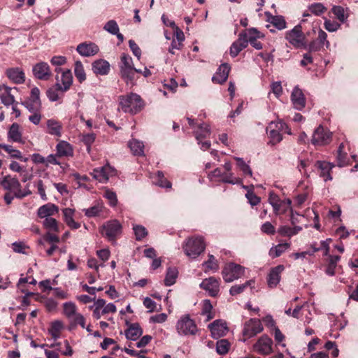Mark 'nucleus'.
<instances>
[{"mask_svg": "<svg viewBox=\"0 0 358 358\" xmlns=\"http://www.w3.org/2000/svg\"><path fill=\"white\" fill-rule=\"evenodd\" d=\"M264 328L260 320L252 318L246 321L243 326V336L245 337L244 341L246 339L255 336L263 331Z\"/></svg>", "mask_w": 358, "mask_h": 358, "instance_id": "obj_8", "label": "nucleus"}, {"mask_svg": "<svg viewBox=\"0 0 358 358\" xmlns=\"http://www.w3.org/2000/svg\"><path fill=\"white\" fill-rule=\"evenodd\" d=\"M64 220L66 224L73 229H77L80 228V224L76 222L73 219L75 210L70 208H66L62 210Z\"/></svg>", "mask_w": 358, "mask_h": 358, "instance_id": "obj_25", "label": "nucleus"}, {"mask_svg": "<svg viewBox=\"0 0 358 358\" xmlns=\"http://www.w3.org/2000/svg\"><path fill=\"white\" fill-rule=\"evenodd\" d=\"M133 230L135 234L136 241H141L148 235L146 228L142 225L134 224L133 225Z\"/></svg>", "mask_w": 358, "mask_h": 358, "instance_id": "obj_48", "label": "nucleus"}, {"mask_svg": "<svg viewBox=\"0 0 358 358\" xmlns=\"http://www.w3.org/2000/svg\"><path fill=\"white\" fill-rule=\"evenodd\" d=\"M34 76L43 80H47L51 76V71L48 63L41 62L36 64L32 69Z\"/></svg>", "mask_w": 358, "mask_h": 358, "instance_id": "obj_13", "label": "nucleus"}, {"mask_svg": "<svg viewBox=\"0 0 358 358\" xmlns=\"http://www.w3.org/2000/svg\"><path fill=\"white\" fill-rule=\"evenodd\" d=\"M291 99L294 108L296 110H302L305 107L306 101L302 90L298 87L294 88Z\"/></svg>", "mask_w": 358, "mask_h": 358, "instance_id": "obj_20", "label": "nucleus"}, {"mask_svg": "<svg viewBox=\"0 0 358 358\" xmlns=\"http://www.w3.org/2000/svg\"><path fill=\"white\" fill-rule=\"evenodd\" d=\"M310 11L315 15H320L325 10V7L320 3H315L309 6Z\"/></svg>", "mask_w": 358, "mask_h": 358, "instance_id": "obj_62", "label": "nucleus"}, {"mask_svg": "<svg viewBox=\"0 0 358 358\" xmlns=\"http://www.w3.org/2000/svg\"><path fill=\"white\" fill-rule=\"evenodd\" d=\"M340 256L338 255H330L329 257V263L326 268V273L329 275H334L335 274V268L336 267L338 262L340 260Z\"/></svg>", "mask_w": 358, "mask_h": 358, "instance_id": "obj_42", "label": "nucleus"}, {"mask_svg": "<svg viewBox=\"0 0 358 358\" xmlns=\"http://www.w3.org/2000/svg\"><path fill=\"white\" fill-rule=\"evenodd\" d=\"M63 328L62 322L60 321H55L52 323L50 328L48 329L49 334L56 340L60 336L61 330Z\"/></svg>", "mask_w": 358, "mask_h": 358, "instance_id": "obj_43", "label": "nucleus"}, {"mask_svg": "<svg viewBox=\"0 0 358 358\" xmlns=\"http://www.w3.org/2000/svg\"><path fill=\"white\" fill-rule=\"evenodd\" d=\"M213 306L208 299H205L203 301L201 314L207 316V320H210L213 317L212 315Z\"/></svg>", "mask_w": 358, "mask_h": 358, "instance_id": "obj_52", "label": "nucleus"}, {"mask_svg": "<svg viewBox=\"0 0 358 358\" xmlns=\"http://www.w3.org/2000/svg\"><path fill=\"white\" fill-rule=\"evenodd\" d=\"M272 340L266 335L261 336L254 345V350L261 355H268L272 352Z\"/></svg>", "mask_w": 358, "mask_h": 358, "instance_id": "obj_12", "label": "nucleus"}, {"mask_svg": "<svg viewBox=\"0 0 358 358\" xmlns=\"http://www.w3.org/2000/svg\"><path fill=\"white\" fill-rule=\"evenodd\" d=\"M176 329L180 336H194L198 332V327L195 321L189 315L181 316L176 322Z\"/></svg>", "mask_w": 358, "mask_h": 358, "instance_id": "obj_2", "label": "nucleus"}, {"mask_svg": "<svg viewBox=\"0 0 358 358\" xmlns=\"http://www.w3.org/2000/svg\"><path fill=\"white\" fill-rule=\"evenodd\" d=\"M122 226L116 220H110L106 222L101 227L100 231L101 234L109 240H114L115 238L121 233Z\"/></svg>", "mask_w": 358, "mask_h": 358, "instance_id": "obj_9", "label": "nucleus"}, {"mask_svg": "<svg viewBox=\"0 0 358 358\" xmlns=\"http://www.w3.org/2000/svg\"><path fill=\"white\" fill-rule=\"evenodd\" d=\"M8 78L15 84H22L25 80L24 71L20 68H10L6 71Z\"/></svg>", "mask_w": 358, "mask_h": 358, "instance_id": "obj_22", "label": "nucleus"}, {"mask_svg": "<svg viewBox=\"0 0 358 358\" xmlns=\"http://www.w3.org/2000/svg\"><path fill=\"white\" fill-rule=\"evenodd\" d=\"M290 247V244L288 243H280L275 247H273L269 250V255L272 258L280 257L283 252H285Z\"/></svg>", "mask_w": 358, "mask_h": 358, "instance_id": "obj_34", "label": "nucleus"}, {"mask_svg": "<svg viewBox=\"0 0 358 358\" xmlns=\"http://www.w3.org/2000/svg\"><path fill=\"white\" fill-rule=\"evenodd\" d=\"M114 172L115 170L111 166L107 165L94 169L91 175L100 182H106L108 180L109 176L114 174Z\"/></svg>", "mask_w": 358, "mask_h": 358, "instance_id": "obj_15", "label": "nucleus"}, {"mask_svg": "<svg viewBox=\"0 0 358 358\" xmlns=\"http://www.w3.org/2000/svg\"><path fill=\"white\" fill-rule=\"evenodd\" d=\"M71 324L73 326L80 325L83 329L85 328V318L80 313H77L70 320Z\"/></svg>", "mask_w": 358, "mask_h": 358, "instance_id": "obj_57", "label": "nucleus"}, {"mask_svg": "<svg viewBox=\"0 0 358 358\" xmlns=\"http://www.w3.org/2000/svg\"><path fill=\"white\" fill-rule=\"evenodd\" d=\"M178 270L176 268H169L164 279V284L166 286L173 285L178 277Z\"/></svg>", "mask_w": 358, "mask_h": 358, "instance_id": "obj_39", "label": "nucleus"}, {"mask_svg": "<svg viewBox=\"0 0 358 358\" xmlns=\"http://www.w3.org/2000/svg\"><path fill=\"white\" fill-rule=\"evenodd\" d=\"M43 227L48 230V231L59 232V227L58 222L56 219L50 217H46L43 221Z\"/></svg>", "mask_w": 358, "mask_h": 358, "instance_id": "obj_38", "label": "nucleus"}, {"mask_svg": "<svg viewBox=\"0 0 358 358\" xmlns=\"http://www.w3.org/2000/svg\"><path fill=\"white\" fill-rule=\"evenodd\" d=\"M157 180L155 181L156 185L162 187L170 188L171 187V183L167 180L166 178H164V173L162 171H157Z\"/></svg>", "mask_w": 358, "mask_h": 358, "instance_id": "obj_55", "label": "nucleus"}, {"mask_svg": "<svg viewBox=\"0 0 358 358\" xmlns=\"http://www.w3.org/2000/svg\"><path fill=\"white\" fill-rule=\"evenodd\" d=\"M222 182L225 183H229L232 185H239L242 183V180L234 177L232 173H224L223 178L220 180Z\"/></svg>", "mask_w": 358, "mask_h": 358, "instance_id": "obj_56", "label": "nucleus"}, {"mask_svg": "<svg viewBox=\"0 0 358 358\" xmlns=\"http://www.w3.org/2000/svg\"><path fill=\"white\" fill-rule=\"evenodd\" d=\"M103 206L100 203H97L89 208L84 209L85 215L88 217H96L100 215L103 210Z\"/></svg>", "mask_w": 358, "mask_h": 358, "instance_id": "obj_41", "label": "nucleus"}, {"mask_svg": "<svg viewBox=\"0 0 358 358\" xmlns=\"http://www.w3.org/2000/svg\"><path fill=\"white\" fill-rule=\"evenodd\" d=\"M255 281L252 280L246 281L245 283L242 285H236L231 287L229 289V293L232 296L237 295L238 294L242 293L248 287H251L254 285Z\"/></svg>", "mask_w": 358, "mask_h": 358, "instance_id": "obj_40", "label": "nucleus"}, {"mask_svg": "<svg viewBox=\"0 0 358 358\" xmlns=\"http://www.w3.org/2000/svg\"><path fill=\"white\" fill-rule=\"evenodd\" d=\"M234 159L237 161L238 166L243 172L244 174L248 175L250 176H252V171L250 167L245 162L243 158L235 157Z\"/></svg>", "mask_w": 358, "mask_h": 358, "instance_id": "obj_54", "label": "nucleus"}, {"mask_svg": "<svg viewBox=\"0 0 358 358\" xmlns=\"http://www.w3.org/2000/svg\"><path fill=\"white\" fill-rule=\"evenodd\" d=\"M47 127L48 133L57 136H61L62 125L60 123L55 120H48L47 122Z\"/></svg>", "mask_w": 358, "mask_h": 358, "instance_id": "obj_36", "label": "nucleus"}, {"mask_svg": "<svg viewBox=\"0 0 358 358\" xmlns=\"http://www.w3.org/2000/svg\"><path fill=\"white\" fill-rule=\"evenodd\" d=\"M59 212V208L54 203H48L41 206L37 210V215L40 218L50 217Z\"/></svg>", "mask_w": 358, "mask_h": 358, "instance_id": "obj_19", "label": "nucleus"}, {"mask_svg": "<svg viewBox=\"0 0 358 358\" xmlns=\"http://www.w3.org/2000/svg\"><path fill=\"white\" fill-rule=\"evenodd\" d=\"M63 307L64 314L69 319V320L73 319V317L78 313L76 312V306L75 303L72 302L64 303Z\"/></svg>", "mask_w": 358, "mask_h": 358, "instance_id": "obj_46", "label": "nucleus"}, {"mask_svg": "<svg viewBox=\"0 0 358 358\" xmlns=\"http://www.w3.org/2000/svg\"><path fill=\"white\" fill-rule=\"evenodd\" d=\"M200 287L208 292L210 296H217L220 292V282L214 277L204 279L200 284Z\"/></svg>", "mask_w": 358, "mask_h": 358, "instance_id": "obj_14", "label": "nucleus"}, {"mask_svg": "<svg viewBox=\"0 0 358 358\" xmlns=\"http://www.w3.org/2000/svg\"><path fill=\"white\" fill-rule=\"evenodd\" d=\"M282 131L287 132L290 134V130L286 124L282 121L271 122L266 128V132L271 138V143L275 144L280 142L282 139Z\"/></svg>", "mask_w": 358, "mask_h": 358, "instance_id": "obj_4", "label": "nucleus"}, {"mask_svg": "<svg viewBox=\"0 0 358 358\" xmlns=\"http://www.w3.org/2000/svg\"><path fill=\"white\" fill-rule=\"evenodd\" d=\"M317 165L321 170L320 175L324 178V181L332 180V178L330 175V171L334 167V165H331L329 162L320 161L317 162Z\"/></svg>", "mask_w": 358, "mask_h": 358, "instance_id": "obj_31", "label": "nucleus"}, {"mask_svg": "<svg viewBox=\"0 0 358 358\" xmlns=\"http://www.w3.org/2000/svg\"><path fill=\"white\" fill-rule=\"evenodd\" d=\"M92 70L96 74L107 75L110 70V64L104 59H98L92 63Z\"/></svg>", "mask_w": 358, "mask_h": 358, "instance_id": "obj_27", "label": "nucleus"}, {"mask_svg": "<svg viewBox=\"0 0 358 358\" xmlns=\"http://www.w3.org/2000/svg\"><path fill=\"white\" fill-rule=\"evenodd\" d=\"M94 304L90 306V308L93 311V317L96 320L101 317V310L106 305V301L102 299L93 301Z\"/></svg>", "mask_w": 358, "mask_h": 358, "instance_id": "obj_37", "label": "nucleus"}, {"mask_svg": "<svg viewBox=\"0 0 358 358\" xmlns=\"http://www.w3.org/2000/svg\"><path fill=\"white\" fill-rule=\"evenodd\" d=\"M344 148L343 143H341L338 150V156H337V164L340 167L345 166L348 164L347 161V153L343 151Z\"/></svg>", "mask_w": 358, "mask_h": 358, "instance_id": "obj_47", "label": "nucleus"}, {"mask_svg": "<svg viewBox=\"0 0 358 358\" xmlns=\"http://www.w3.org/2000/svg\"><path fill=\"white\" fill-rule=\"evenodd\" d=\"M8 138L14 142L22 141V133L20 131V125L17 123H13L8 131Z\"/></svg>", "mask_w": 358, "mask_h": 358, "instance_id": "obj_32", "label": "nucleus"}, {"mask_svg": "<svg viewBox=\"0 0 358 358\" xmlns=\"http://www.w3.org/2000/svg\"><path fill=\"white\" fill-rule=\"evenodd\" d=\"M58 157H72L73 149L70 143L66 141H61L56 146Z\"/></svg>", "mask_w": 358, "mask_h": 358, "instance_id": "obj_26", "label": "nucleus"}, {"mask_svg": "<svg viewBox=\"0 0 358 358\" xmlns=\"http://www.w3.org/2000/svg\"><path fill=\"white\" fill-rule=\"evenodd\" d=\"M143 334V331L138 324H132L125 331L127 338L136 341Z\"/></svg>", "mask_w": 358, "mask_h": 358, "instance_id": "obj_30", "label": "nucleus"}, {"mask_svg": "<svg viewBox=\"0 0 358 358\" xmlns=\"http://www.w3.org/2000/svg\"><path fill=\"white\" fill-rule=\"evenodd\" d=\"M129 147L134 155L139 156L144 155V145L143 142L136 139H132L129 142Z\"/></svg>", "mask_w": 358, "mask_h": 358, "instance_id": "obj_35", "label": "nucleus"}, {"mask_svg": "<svg viewBox=\"0 0 358 358\" xmlns=\"http://www.w3.org/2000/svg\"><path fill=\"white\" fill-rule=\"evenodd\" d=\"M229 71L230 66L228 64H221L215 75L212 78L213 81L220 84L224 83L228 78Z\"/></svg>", "mask_w": 358, "mask_h": 358, "instance_id": "obj_23", "label": "nucleus"}, {"mask_svg": "<svg viewBox=\"0 0 358 358\" xmlns=\"http://www.w3.org/2000/svg\"><path fill=\"white\" fill-rule=\"evenodd\" d=\"M96 136L94 134H85L81 136V141L87 146V150L88 152L91 150V145L94 142Z\"/></svg>", "mask_w": 358, "mask_h": 358, "instance_id": "obj_53", "label": "nucleus"}, {"mask_svg": "<svg viewBox=\"0 0 358 358\" xmlns=\"http://www.w3.org/2000/svg\"><path fill=\"white\" fill-rule=\"evenodd\" d=\"M56 87L62 92L67 91L73 82V76L70 70L67 69L62 71L61 76H56Z\"/></svg>", "mask_w": 358, "mask_h": 358, "instance_id": "obj_11", "label": "nucleus"}, {"mask_svg": "<svg viewBox=\"0 0 358 358\" xmlns=\"http://www.w3.org/2000/svg\"><path fill=\"white\" fill-rule=\"evenodd\" d=\"M245 196L252 206H256L260 202V198L252 190H248Z\"/></svg>", "mask_w": 358, "mask_h": 358, "instance_id": "obj_64", "label": "nucleus"}, {"mask_svg": "<svg viewBox=\"0 0 358 358\" xmlns=\"http://www.w3.org/2000/svg\"><path fill=\"white\" fill-rule=\"evenodd\" d=\"M203 266L205 267V272L208 271H216L219 268L217 262L213 255H208V260L204 262Z\"/></svg>", "mask_w": 358, "mask_h": 358, "instance_id": "obj_45", "label": "nucleus"}, {"mask_svg": "<svg viewBox=\"0 0 358 358\" xmlns=\"http://www.w3.org/2000/svg\"><path fill=\"white\" fill-rule=\"evenodd\" d=\"M0 183L4 189L10 191L13 190L15 192L18 191L21 187L19 180L16 178H13L10 176H5Z\"/></svg>", "mask_w": 358, "mask_h": 358, "instance_id": "obj_24", "label": "nucleus"}, {"mask_svg": "<svg viewBox=\"0 0 358 358\" xmlns=\"http://www.w3.org/2000/svg\"><path fill=\"white\" fill-rule=\"evenodd\" d=\"M271 23L278 29L282 30L286 27V22L284 17L281 15H275L271 17Z\"/></svg>", "mask_w": 358, "mask_h": 358, "instance_id": "obj_49", "label": "nucleus"}, {"mask_svg": "<svg viewBox=\"0 0 358 358\" xmlns=\"http://www.w3.org/2000/svg\"><path fill=\"white\" fill-rule=\"evenodd\" d=\"M205 248L206 245L201 236L189 238L183 245L185 255L193 259L203 252Z\"/></svg>", "mask_w": 358, "mask_h": 358, "instance_id": "obj_3", "label": "nucleus"}, {"mask_svg": "<svg viewBox=\"0 0 358 358\" xmlns=\"http://www.w3.org/2000/svg\"><path fill=\"white\" fill-rule=\"evenodd\" d=\"M0 147L9 153L12 157L17 159L22 158L21 152L19 150L14 149L13 146L3 144L0 145Z\"/></svg>", "mask_w": 358, "mask_h": 358, "instance_id": "obj_60", "label": "nucleus"}, {"mask_svg": "<svg viewBox=\"0 0 358 358\" xmlns=\"http://www.w3.org/2000/svg\"><path fill=\"white\" fill-rule=\"evenodd\" d=\"M331 134L322 126H319L314 131L312 143L315 145H324L331 141Z\"/></svg>", "mask_w": 358, "mask_h": 358, "instance_id": "obj_10", "label": "nucleus"}, {"mask_svg": "<svg viewBox=\"0 0 358 358\" xmlns=\"http://www.w3.org/2000/svg\"><path fill=\"white\" fill-rule=\"evenodd\" d=\"M284 268L282 265H278L271 269L267 280L269 287L273 288L277 286L280 280V273L283 271Z\"/></svg>", "mask_w": 358, "mask_h": 358, "instance_id": "obj_21", "label": "nucleus"}, {"mask_svg": "<svg viewBox=\"0 0 358 358\" xmlns=\"http://www.w3.org/2000/svg\"><path fill=\"white\" fill-rule=\"evenodd\" d=\"M268 201L273 206L275 212H278L280 209V199L278 196L273 192L269 193Z\"/></svg>", "mask_w": 358, "mask_h": 358, "instance_id": "obj_59", "label": "nucleus"}, {"mask_svg": "<svg viewBox=\"0 0 358 358\" xmlns=\"http://www.w3.org/2000/svg\"><path fill=\"white\" fill-rule=\"evenodd\" d=\"M103 29L113 35L118 34V31H120L119 26L117 22L114 20L108 21L105 24Z\"/></svg>", "mask_w": 358, "mask_h": 358, "instance_id": "obj_51", "label": "nucleus"}, {"mask_svg": "<svg viewBox=\"0 0 358 358\" xmlns=\"http://www.w3.org/2000/svg\"><path fill=\"white\" fill-rule=\"evenodd\" d=\"M74 73L80 83H82L86 79L85 72L80 61H76L75 62Z\"/></svg>", "mask_w": 358, "mask_h": 358, "instance_id": "obj_44", "label": "nucleus"}, {"mask_svg": "<svg viewBox=\"0 0 358 358\" xmlns=\"http://www.w3.org/2000/svg\"><path fill=\"white\" fill-rule=\"evenodd\" d=\"M24 105L31 113L40 111L41 108V101L36 102L34 101L27 100L24 103Z\"/></svg>", "mask_w": 358, "mask_h": 358, "instance_id": "obj_58", "label": "nucleus"}, {"mask_svg": "<svg viewBox=\"0 0 358 358\" xmlns=\"http://www.w3.org/2000/svg\"><path fill=\"white\" fill-rule=\"evenodd\" d=\"M332 12L341 22H344L347 18L345 13V9L342 6H334L332 8Z\"/></svg>", "mask_w": 358, "mask_h": 358, "instance_id": "obj_61", "label": "nucleus"}, {"mask_svg": "<svg viewBox=\"0 0 358 358\" xmlns=\"http://www.w3.org/2000/svg\"><path fill=\"white\" fill-rule=\"evenodd\" d=\"M196 139L198 143H200L201 140L208 138L210 134V129L209 126L205 123L199 124L194 130Z\"/></svg>", "mask_w": 358, "mask_h": 358, "instance_id": "obj_28", "label": "nucleus"}, {"mask_svg": "<svg viewBox=\"0 0 358 358\" xmlns=\"http://www.w3.org/2000/svg\"><path fill=\"white\" fill-rule=\"evenodd\" d=\"M77 52L82 56L91 57L98 53L99 48L94 43H82L76 48Z\"/></svg>", "mask_w": 358, "mask_h": 358, "instance_id": "obj_17", "label": "nucleus"}, {"mask_svg": "<svg viewBox=\"0 0 358 358\" xmlns=\"http://www.w3.org/2000/svg\"><path fill=\"white\" fill-rule=\"evenodd\" d=\"M244 268L234 263L227 264L223 271V278L227 282H231L244 275Z\"/></svg>", "mask_w": 358, "mask_h": 358, "instance_id": "obj_7", "label": "nucleus"}, {"mask_svg": "<svg viewBox=\"0 0 358 358\" xmlns=\"http://www.w3.org/2000/svg\"><path fill=\"white\" fill-rule=\"evenodd\" d=\"M248 44L247 34H240L238 39L234 42L230 48L231 57H236L242 50L248 46Z\"/></svg>", "mask_w": 358, "mask_h": 358, "instance_id": "obj_18", "label": "nucleus"}, {"mask_svg": "<svg viewBox=\"0 0 358 358\" xmlns=\"http://www.w3.org/2000/svg\"><path fill=\"white\" fill-rule=\"evenodd\" d=\"M52 232V231H48L43 235V238L50 244H57L59 242V238Z\"/></svg>", "mask_w": 358, "mask_h": 358, "instance_id": "obj_63", "label": "nucleus"}, {"mask_svg": "<svg viewBox=\"0 0 358 358\" xmlns=\"http://www.w3.org/2000/svg\"><path fill=\"white\" fill-rule=\"evenodd\" d=\"M213 338L217 339L224 336L227 332V327L225 322L215 320L208 325Z\"/></svg>", "mask_w": 358, "mask_h": 358, "instance_id": "obj_16", "label": "nucleus"}, {"mask_svg": "<svg viewBox=\"0 0 358 358\" xmlns=\"http://www.w3.org/2000/svg\"><path fill=\"white\" fill-rule=\"evenodd\" d=\"M230 344L226 339H222L217 342L216 351L220 355H225L228 352Z\"/></svg>", "mask_w": 358, "mask_h": 358, "instance_id": "obj_50", "label": "nucleus"}, {"mask_svg": "<svg viewBox=\"0 0 358 358\" xmlns=\"http://www.w3.org/2000/svg\"><path fill=\"white\" fill-rule=\"evenodd\" d=\"M285 38L296 48H306V36L303 33L301 26L299 24L287 31Z\"/></svg>", "mask_w": 358, "mask_h": 358, "instance_id": "obj_5", "label": "nucleus"}, {"mask_svg": "<svg viewBox=\"0 0 358 358\" xmlns=\"http://www.w3.org/2000/svg\"><path fill=\"white\" fill-rule=\"evenodd\" d=\"M120 106L124 113H136L143 108V101L137 94L131 93L120 97Z\"/></svg>", "mask_w": 358, "mask_h": 358, "instance_id": "obj_1", "label": "nucleus"}, {"mask_svg": "<svg viewBox=\"0 0 358 358\" xmlns=\"http://www.w3.org/2000/svg\"><path fill=\"white\" fill-rule=\"evenodd\" d=\"M121 76L128 84L129 81H132L134 77V67L132 58L126 54L121 56L120 66Z\"/></svg>", "mask_w": 358, "mask_h": 358, "instance_id": "obj_6", "label": "nucleus"}, {"mask_svg": "<svg viewBox=\"0 0 358 358\" xmlns=\"http://www.w3.org/2000/svg\"><path fill=\"white\" fill-rule=\"evenodd\" d=\"M259 31L255 29H249L247 34V39L248 40V43L257 50H261L262 48V43L258 41L256 38L258 37Z\"/></svg>", "mask_w": 358, "mask_h": 358, "instance_id": "obj_33", "label": "nucleus"}, {"mask_svg": "<svg viewBox=\"0 0 358 358\" xmlns=\"http://www.w3.org/2000/svg\"><path fill=\"white\" fill-rule=\"evenodd\" d=\"M3 89L4 92L0 94V99L5 106H10L15 103L13 94H11L12 89L7 86H0V90Z\"/></svg>", "mask_w": 358, "mask_h": 358, "instance_id": "obj_29", "label": "nucleus"}]
</instances>
